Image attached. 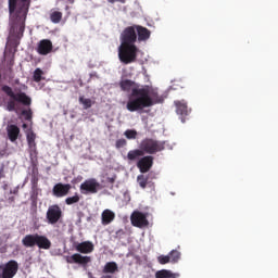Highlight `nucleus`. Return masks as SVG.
<instances>
[{"instance_id": "19", "label": "nucleus", "mask_w": 278, "mask_h": 278, "mask_svg": "<svg viewBox=\"0 0 278 278\" xmlns=\"http://www.w3.org/2000/svg\"><path fill=\"white\" fill-rule=\"evenodd\" d=\"M7 134L9 141L15 142L21 135V128H18L16 125H9L7 127Z\"/></svg>"}, {"instance_id": "30", "label": "nucleus", "mask_w": 278, "mask_h": 278, "mask_svg": "<svg viewBox=\"0 0 278 278\" xmlns=\"http://www.w3.org/2000/svg\"><path fill=\"white\" fill-rule=\"evenodd\" d=\"M43 72L40 67H37L36 71H34L33 79L36 83H40L42 80Z\"/></svg>"}, {"instance_id": "5", "label": "nucleus", "mask_w": 278, "mask_h": 278, "mask_svg": "<svg viewBox=\"0 0 278 278\" xmlns=\"http://www.w3.org/2000/svg\"><path fill=\"white\" fill-rule=\"evenodd\" d=\"M139 52L138 46L121 45L118 48V56L124 65L135 63Z\"/></svg>"}, {"instance_id": "2", "label": "nucleus", "mask_w": 278, "mask_h": 278, "mask_svg": "<svg viewBox=\"0 0 278 278\" xmlns=\"http://www.w3.org/2000/svg\"><path fill=\"white\" fill-rule=\"evenodd\" d=\"M31 0H9V13L11 16V29L23 35L25 30V21L29 11Z\"/></svg>"}, {"instance_id": "24", "label": "nucleus", "mask_w": 278, "mask_h": 278, "mask_svg": "<svg viewBox=\"0 0 278 278\" xmlns=\"http://www.w3.org/2000/svg\"><path fill=\"white\" fill-rule=\"evenodd\" d=\"M118 271V265L115 262H108L104 265L102 273L103 274H115Z\"/></svg>"}, {"instance_id": "22", "label": "nucleus", "mask_w": 278, "mask_h": 278, "mask_svg": "<svg viewBox=\"0 0 278 278\" xmlns=\"http://www.w3.org/2000/svg\"><path fill=\"white\" fill-rule=\"evenodd\" d=\"M115 219V213L110 210H104L102 212V225L108 226L110 223H113Z\"/></svg>"}, {"instance_id": "6", "label": "nucleus", "mask_w": 278, "mask_h": 278, "mask_svg": "<svg viewBox=\"0 0 278 278\" xmlns=\"http://www.w3.org/2000/svg\"><path fill=\"white\" fill-rule=\"evenodd\" d=\"M139 148L142 152L149 155H154L155 153L163 152L165 150V142L153 138H146L141 140Z\"/></svg>"}, {"instance_id": "25", "label": "nucleus", "mask_w": 278, "mask_h": 278, "mask_svg": "<svg viewBox=\"0 0 278 278\" xmlns=\"http://www.w3.org/2000/svg\"><path fill=\"white\" fill-rule=\"evenodd\" d=\"M78 102L83 104V109L84 110H89L92 108V105L94 104L93 100L87 99L84 96H80L78 98Z\"/></svg>"}, {"instance_id": "33", "label": "nucleus", "mask_w": 278, "mask_h": 278, "mask_svg": "<svg viewBox=\"0 0 278 278\" xmlns=\"http://www.w3.org/2000/svg\"><path fill=\"white\" fill-rule=\"evenodd\" d=\"M126 146H127V140L125 138L117 139L116 142H115V148L116 149H122Z\"/></svg>"}, {"instance_id": "12", "label": "nucleus", "mask_w": 278, "mask_h": 278, "mask_svg": "<svg viewBox=\"0 0 278 278\" xmlns=\"http://www.w3.org/2000/svg\"><path fill=\"white\" fill-rule=\"evenodd\" d=\"M26 141H27V147H29V153L30 156H37L38 151H37V135L34 132L33 129L27 130L26 132Z\"/></svg>"}, {"instance_id": "40", "label": "nucleus", "mask_w": 278, "mask_h": 278, "mask_svg": "<svg viewBox=\"0 0 278 278\" xmlns=\"http://www.w3.org/2000/svg\"><path fill=\"white\" fill-rule=\"evenodd\" d=\"M11 194H17L18 193V187L13 189V191H10Z\"/></svg>"}, {"instance_id": "26", "label": "nucleus", "mask_w": 278, "mask_h": 278, "mask_svg": "<svg viewBox=\"0 0 278 278\" xmlns=\"http://www.w3.org/2000/svg\"><path fill=\"white\" fill-rule=\"evenodd\" d=\"M63 17V13L59 11H54L50 14V21L51 23L58 24L61 23Z\"/></svg>"}, {"instance_id": "37", "label": "nucleus", "mask_w": 278, "mask_h": 278, "mask_svg": "<svg viewBox=\"0 0 278 278\" xmlns=\"http://www.w3.org/2000/svg\"><path fill=\"white\" fill-rule=\"evenodd\" d=\"M108 182L109 184H114L115 182V177H109Z\"/></svg>"}, {"instance_id": "44", "label": "nucleus", "mask_w": 278, "mask_h": 278, "mask_svg": "<svg viewBox=\"0 0 278 278\" xmlns=\"http://www.w3.org/2000/svg\"><path fill=\"white\" fill-rule=\"evenodd\" d=\"M2 80V74H0V81Z\"/></svg>"}, {"instance_id": "1", "label": "nucleus", "mask_w": 278, "mask_h": 278, "mask_svg": "<svg viewBox=\"0 0 278 278\" xmlns=\"http://www.w3.org/2000/svg\"><path fill=\"white\" fill-rule=\"evenodd\" d=\"M134 86L135 81L130 79L121 81L122 91H130L126 105L130 113L143 111L144 109L152 108L154 104L164 102L163 96H160L156 89H152L149 86Z\"/></svg>"}, {"instance_id": "42", "label": "nucleus", "mask_w": 278, "mask_h": 278, "mask_svg": "<svg viewBox=\"0 0 278 278\" xmlns=\"http://www.w3.org/2000/svg\"><path fill=\"white\" fill-rule=\"evenodd\" d=\"M101 278H113V277L110 276V275H104V276H102Z\"/></svg>"}, {"instance_id": "29", "label": "nucleus", "mask_w": 278, "mask_h": 278, "mask_svg": "<svg viewBox=\"0 0 278 278\" xmlns=\"http://www.w3.org/2000/svg\"><path fill=\"white\" fill-rule=\"evenodd\" d=\"M79 201H80V197L76 192L74 197H68V198L65 199V204L66 205H74L76 203H79Z\"/></svg>"}, {"instance_id": "7", "label": "nucleus", "mask_w": 278, "mask_h": 278, "mask_svg": "<svg viewBox=\"0 0 278 278\" xmlns=\"http://www.w3.org/2000/svg\"><path fill=\"white\" fill-rule=\"evenodd\" d=\"M100 190H102V186L96 178L86 179L79 186V192L85 195L97 194Z\"/></svg>"}, {"instance_id": "38", "label": "nucleus", "mask_w": 278, "mask_h": 278, "mask_svg": "<svg viewBox=\"0 0 278 278\" xmlns=\"http://www.w3.org/2000/svg\"><path fill=\"white\" fill-rule=\"evenodd\" d=\"M4 178H5L4 172H3V169H0V180H2Z\"/></svg>"}, {"instance_id": "8", "label": "nucleus", "mask_w": 278, "mask_h": 278, "mask_svg": "<svg viewBox=\"0 0 278 278\" xmlns=\"http://www.w3.org/2000/svg\"><path fill=\"white\" fill-rule=\"evenodd\" d=\"M138 40L135 26H128L123 30L121 35V46H136L135 42Z\"/></svg>"}, {"instance_id": "20", "label": "nucleus", "mask_w": 278, "mask_h": 278, "mask_svg": "<svg viewBox=\"0 0 278 278\" xmlns=\"http://www.w3.org/2000/svg\"><path fill=\"white\" fill-rule=\"evenodd\" d=\"M135 31H137V39H139V41H146L151 37V30L140 25L135 26Z\"/></svg>"}, {"instance_id": "15", "label": "nucleus", "mask_w": 278, "mask_h": 278, "mask_svg": "<svg viewBox=\"0 0 278 278\" xmlns=\"http://www.w3.org/2000/svg\"><path fill=\"white\" fill-rule=\"evenodd\" d=\"M154 157L152 155H146L137 162V168L140 173H148L153 167Z\"/></svg>"}, {"instance_id": "9", "label": "nucleus", "mask_w": 278, "mask_h": 278, "mask_svg": "<svg viewBox=\"0 0 278 278\" xmlns=\"http://www.w3.org/2000/svg\"><path fill=\"white\" fill-rule=\"evenodd\" d=\"M62 216L63 213L59 204L51 205L46 213L47 223H49L50 225H55L56 223H60Z\"/></svg>"}, {"instance_id": "13", "label": "nucleus", "mask_w": 278, "mask_h": 278, "mask_svg": "<svg viewBox=\"0 0 278 278\" xmlns=\"http://www.w3.org/2000/svg\"><path fill=\"white\" fill-rule=\"evenodd\" d=\"M90 262H92V258L90 256H81V254L78 253L66 257V263L71 265L76 264L86 267Z\"/></svg>"}, {"instance_id": "34", "label": "nucleus", "mask_w": 278, "mask_h": 278, "mask_svg": "<svg viewBox=\"0 0 278 278\" xmlns=\"http://www.w3.org/2000/svg\"><path fill=\"white\" fill-rule=\"evenodd\" d=\"M22 115L25 116L26 121H30L31 119V111L30 110H24L22 111Z\"/></svg>"}, {"instance_id": "10", "label": "nucleus", "mask_w": 278, "mask_h": 278, "mask_svg": "<svg viewBox=\"0 0 278 278\" xmlns=\"http://www.w3.org/2000/svg\"><path fill=\"white\" fill-rule=\"evenodd\" d=\"M130 223H132V226L137 228L148 227L149 225L147 214L139 211H135L132 215H130Z\"/></svg>"}, {"instance_id": "23", "label": "nucleus", "mask_w": 278, "mask_h": 278, "mask_svg": "<svg viewBox=\"0 0 278 278\" xmlns=\"http://www.w3.org/2000/svg\"><path fill=\"white\" fill-rule=\"evenodd\" d=\"M179 274L173 273L167 269L155 271V278H178Z\"/></svg>"}, {"instance_id": "14", "label": "nucleus", "mask_w": 278, "mask_h": 278, "mask_svg": "<svg viewBox=\"0 0 278 278\" xmlns=\"http://www.w3.org/2000/svg\"><path fill=\"white\" fill-rule=\"evenodd\" d=\"M71 189H72V186L70 184L58 182L52 188V194L55 198H63L70 193Z\"/></svg>"}, {"instance_id": "11", "label": "nucleus", "mask_w": 278, "mask_h": 278, "mask_svg": "<svg viewBox=\"0 0 278 278\" xmlns=\"http://www.w3.org/2000/svg\"><path fill=\"white\" fill-rule=\"evenodd\" d=\"M174 104L176 106V114L180 116L181 123H186V117L189 116L191 112L187 102L185 100H176Z\"/></svg>"}, {"instance_id": "3", "label": "nucleus", "mask_w": 278, "mask_h": 278, "mask_svg": "<svg viewBox=\"0 0 278 278\" xmlns=\"http://www.w3.org/2000/svg\"><path fill=\"white\" fill-rule=\"evenodd\" d=\"M1 91L12 99L9 100L7 103V110L9 112L16 111L15 102L22 103L25 106H29L31 104V99L25 92H20L15 94L14 90L8 85L2 86Z\"/></svg>"}, {"instance_id": "27", "label": "nucleus", "mask_w": 278, "mask_h": 278, "mask_svg": "<svg viewBox=\"0 0 278 278\" xmlns=\"http://www.w3.org/2000/svg\"><path fill=\"white\" fill-rule=\"evenodd\" d=\"M137 184H139L141 189H146L149 184L148 176L146 175L137 176Z\"/></svg>"}, {"instance_id": "39", "label": "nucleus", "mask_w": 278, "mask_h": 278, "mask_svg": "<svg viewBox=\"0 0 278 278\" xmlns=\"http://www.w3.org/2000/svg\"><path fill=\"white\" fill-rule=\"evenodd\" d=\"M0 278H4V275H3V265H0Z\"/></svg>"}, {"instance_id": "43", "label": "nucleus", "mask_w": 278, "mask_h": 278, "mask_svg": "<svg viewBox=\"0 0 278 278\" xmlns=\"http://www.w3.org/2000/svg\"><path fill=\"white\" fill-rule=\"evenodd\" d=\"M68 2H70L71 4H73V3H74V0H68Z\"/></svg>"}, {"instance_id": "16", "label": "nucleus", "mask_w": 278, "mask_h": 278, "mask_svg": "<svg viewBox=\"0 0 278 278\" xmlns=\"http://www.w3.org/2000/svg\"><path fill=\"white\" fill-rule=\"evenodd\" d=\"M18 270V264L16 261H10L5 265H2V274L4 278H14Z\"/></svg>"}, {"instance_id": "17", "label": "nucleus", "mask_w": 278, "mask_h": 278, "mask_svg": "<svg viewBox=\"0 0 278 278\" xmlns=\"http://www.w3.org/2000/svg\"><path fill=\"white\" fill-rule=\"evenodd\" d=\"M53 51V42L49 39L40 40L37 45V53L39 55H49Z\"/></svg>"}, {"instance_id": "31", "label": "nucleus", "mask_w": 278, "mask_h": 278, "mask_svg": "<svg viewBox=\"0 0 278 278\" xmlns=\"http://www.w3.org/2000/svg\"><path fill=\"white\" fill-rule=\"evenodd\" d=\"M124 136H126L128 140H135L138 132L134 129H128L126 132H124Z\"/></svg>"}, {"instance_id": "18", "label": "nucleus", "mask_w": 278, "mask_h": 278, "mask_svg": "<svg viewBox=\"0 0 278 278\" xmlns=\"http://www.w3.org/2000/svg\"><path fill=\"white\" fill-rule=\"evenodd\" d=\"M75 249L80 254H90L94 251V245L90 241H84L81 243H77Z\"/></svg>"}, {"instance_id": "35", "label": "nucleus", "mask_w": 278, "mask_h": 278, "mask_svg": "<svg viewBox=\"0 0 278 278\" xmlns=\"http://www.w3.org/2000/svg\"><path fill=\"white\" fill-rule=\"evenodd\" d=\"M109 3L114 4L115 2H119L122 4L126 3V0H108Z\"/></svg>"}, {"instance_id": "36", "label": "nucleus", "mask_w": 278, "mask_h": 278, "mask_svg": "<svg viewBox=\"0 0 278 278\" xmlns=\"http://www.w3.org/2000/svg\"><path fill=\"white\" fill-rule=\"evenodd\" d=\"M8 203L9 204H14L15 203V197H9L8 198Z\"/></svg>"}, {"instance_id": "4", "label": "nucleus", "mask_w": 278, "mask_h": 278, "mask_svg": "<svg viewBox=\"0 0 278 278\" xmlns=\"http://www.w3.org/2000/svg\"><path fill=\"white\" fill-rule=\"evenodd\" d=\"M22 247L25 249H34L37 247L38 249L49 250L51 249V241L48 239L47 236L43 235H25L24 238L21 240Z\"/></svg>"}, {"instance_id": "32", "label": "nucleus", "mask_w": 278, "mask_h": 278, "mask_svg": "<svg viewBox=\"0 0 278 278\" xmlns=\"http://www.w3.org/2000/svg\"><path fill=\"white\" fill-rule=\"evenodd\" d=\"M157 261H159L160 265H166V264L172 263L170 256H168V255H166V256L161 255V256L157 257Z\"/></svg>"}, {"instance_id": "41", "label": "nucleus", "mask_w": 278, "mask_h": 278, "mask_svg": "<svg viewBox=\"0 0 278 278\" xmlns=\"http://www.w3.org/2000/svg\"><path fill=\"white\" fill-rule=\"evenodd\" d=\"M22 128H23V129H27V128H28V125H27V124H22Z\"/></svg>"}, {"instance_id": "21", "label": "nucleus", "mask_w": 278, "mask_h": 278, "mask_svg": "<svg viewBox=\"0 0 278 278\" xmlns=\"http://www.w3.org/2000/svg\"><path fill=\"white\" fill-rule=\"evenodd\" d=\"M147 153L143 152L141 149H134L130 150L127 154V160L129 162H136V161H140V157H143Z\"/></svg>"}, {"instance_id": "28", "label": "nucleus", "mask_w": 278, "mask_h": 278, "mask_svg": "<svg viewBox=\"0 0 278 278\" xmlns=\"http://www.w3.org/2000/svg\"><path fill=\"white\" fill-rule=\"evenodd\" d=\"M167 256L173 264H176L180 260V252L178 250H172V252H169Z\"/></svg>"}]
</instances>
